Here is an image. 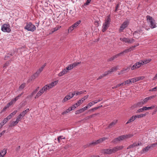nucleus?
<instances>
[{"label": "nucleus", "mask_w": 157, "mask_h": 157, "mask_svg": "<svg viewBox=\"0 0 157 157\" xmlns=\"http://www.w3.org/2000/svg\"><path fill=\"white\" fill-rule=\"evenodd\" d=\"M124 147L123 146H117L112 149L108 148L104 149L102 151V152L104 154H111L115 153L118 151L122 150Z\"/></svg>", "instance_id": "obj_1"}, {"label": "nucleus", "mask_w": 157, "mask_h": 157, "mask_svg": "<svg viewBox=\"0 0 157 157\" xmlns=\"http://www.w3.org/2000/svg\"><path fill=\"white\" fill-rule=\"evenodd\" d=\"M111 21V19L110 15H109L105 20V22L103 24L102 26V31L103 32H105L107 30L109 27L110 22Z\"/></svg>", "instance_id": "obj_2"}, {"label": "nucleus", "mask_w": 157, "mask_h": 157, "mask_svg": "<svg viewBox=\"0 0 157 157\" xmlns=\"http://www.w3.org/2000/svg\"><path fill=\"white\" fill-rule=\"evenodd\" d=\"M58 81H56L52 82L51 83L47 84L42 87L44 92H47L50 89L55 86L58 83Z\"/></svg>", "instance_id": "obj_3"}, {"label": "nucleus", "mask_w": 157, "mask_h": 157, "mask_svg": "<svg viewBox=\"0 0 157 157\" xmlns=\"http://www.w3.org/2000/svg\"><path fill=\"white\" fill-rule=\"evenodd\" d=\"M147 18L148 22L150 23V26L151 29H152L156 27L155 21L151 17L147 15Z\"/></svg>", "instance_id": "obj_4"}, {"label": "nucleus", "mask_w": 157, "mask_h": 157, "mask_svg": "<svg viewBox=\"0 0 157 157\" xmlns=\"http://www.w3.org/2000/svg\"><path fill=\"white\" fill-rule=\"evenodd\" d=\"M24 29L28 31L33 32L36 30V27L31 22H29L26 23V25Z\"/></svg>", "instance_id": "obj_5"}, {"label": "nucleus", "mask_w": 157, "mask_h": 157, "mask_svg": "<svg viewBox=\"0 0 157 157\" xmlns=\"http://www.w3.org/2000/svg\"><path fill=\"white\" fill-rule=\"evenodd\" d=\"M108 139V138L105 137H103L97 140L95 142H92L89 144H87L86 146V147L91 145H95L101 143H102L103 141L105 140H107Z\"/></svg>", "instance_id": "obj_6"}, {"label": "nucleus", "mask_w": 157, "mask_h": 157, "mask_svg": "<svg viewBox=\"0 0 157 157\" xmlns=\"http://www.w3.org/2000/svg\"><path fill=\"white\" fill-rule=\"evenodd\" d=\"M1 30L3 32L10 33L11 31L10 25L7 24H3L2 26Z\"/></svg>", "instance_id": "obj_7"}, {"label": "nucleus", "mask_w": 157, "mask_h": 157, "mask_svg": "<svg viewBox=\"0 0 157 157\" xmlns=\"http://www.w3.org/2000/svg\"><path fill=\"white\" fill-rule=\"evenodd\" d=\"M75 95V93L70 92L62 100V102L64 103L72 98Z\"/></svg>", "instance_id": "obj_8"}, {"label": "nucleus", "mask_w": 157, "mask_h": 157, "mask_svg": "<svg viewBox=\"0 0 157 157\" xmlns=\"http://www.w3.org/2000/svg\"><path fill=\"white\" fill-rule=\"evenodd\" d=\"M120 40L123 42L129 44H132L134 42V40L132 38L129 39L127 38H121Z\"/></svg>", "instance_id": "obj_9"}, {"label": "nucleus", "mask_w": 157, "mask_h": 157, "mask_svg": "<svg viewBox=\"0 0 157 157\" xmlns=\"http://www.w3.org/2000/svg\"><path fill=\"white\" fill-rule=\"evenodd\" d=\"M125 139H126V138L125 135H122L114 139L112 141V142L114 143H117L118 142L124 140Z\"/></svg>", "instance_id": "obj_10"}, {"label": "nucleus", "mask_w": 157, "mask_h": 157, "mask_svg": "<svg viewBox=\"0 0 157 157\" xmlns=\"http://www.w3.org/2000/svg\"><path fill=\"white\" fill-rule=\"evenodd\" d=\"M128 25V21H124L121 25L119 29L120 32H122L123 30L125 29Z\"/></svg>", "instance_id": "obj_11"}, {"label": "nucleus", "mask_w": 157, "mask_h": 157, "mask_svg": "<svg viewBox=\"0 0 157 157\" xmlns=\"http://www.w3.org/2000/svg\"><path fill=\"white\" fill-rule=\"evenodd\" d=\"M142 65L141 61L136 63L131 67V69L132 70H135L140 67Z\"/></svg>", "instance_id": "obj_12"}, {"label": "nucleus", "mask_w": 157, "mask_h": 157, "mask_svg": "<svg viewBox=\"0 0 157 157\" xmlns=\"http://www.w3.org/2000/svg\"><path fill=\"white\" fill-rule=\"evenodd\" d=\"M143 33L142 30H138L134 32L133 35L135 38L137 39L140 36V35H142Z\"/></svg>", "instance_id": "obj_13"}, {"label": "nucleus", "mask_w": 157, "mask_h": 157, "mask_svg": "<svg viewBox=\"0 0 157 157\" xmlns=\"http://www.w3.org/2000/svg\"><path fill=\"white\" fill-rule=\"evenodd\" d=\"M139 45V44H138L136 45H134V46H132V47H131L129 48H128V49L125 50L123 52V53H126L128 52H129L132 51L134 50V49H135V48L136 47L138 46Z\"/></svg>", "instance_id": "obj_14"}, {"label": "nucleus", "mask_w": 157, "mask_h": 157, "mask_svg": "<svg viewBox=\"0 0 157 157\" xmlns=\"http://www.w3.org/2000/svg\"><path fill=\"white\" fill-rule=\"evenodd\" d=\"M151 149L149 145H148L145 148H144L141 151V154H144L145 153L148 151L150 150H151Z\"/></svg>", "instance_id": "obj_15"}, {"label": "nucleus", "mask_w": 157, "mask_h": 157, "mask_svg": "<svg viewBox=\"0 0 157 157\" xmlns=\"http://www.w3.org/2000/svg\"><path fill=\"white\" fill-rule=\"evenodd\" d=\"M44 91L42 88L36 94V96L35 97V98H37L40 96L44 92Z\"/></svg>", "instance_id": "obj_16"}, {"label": "nucleus", "mask_w": 157, "mask_h": 157, "mask_svg": "<svg viewBox=\"0 0 157 157\" xmlns=\"http://www.w3.org/2000/svg\"><path fill=\"white\" fill-rule=\"evenodd\" d=\"M117 120H114L112 122H111L109 125L108 127V128H111L113 126H114L117 123Z\"/></svg>", "instance_id": "obj_17"}, {"label": "nucleus", "mask_w": 157, "mask_h": 157, "mask_svg": "<svg viewBox=\"0 0 157 157\" xmlns=\"http://www.w3.org/2000/svg\"><path fill=\"white\" fill-rule=\"evenodd\" d=\"M67 72V71L65 68H64L58 74V75L59 77H61L66 74Z\"/></svg>", "instance_id": "obj_18"}, {"label": "nucleus", "mask_w": 157, "mask_h": 157, "mask_svg": "<svg viewBox=\"0 0 157 157\" xmlns=\"http://www.w3.org/2000/svg\"><path fill=\"white\" fill-rule=\"evenodd\" d=\"M130 70V68L129 67H127L123 68L121 71L120 73L118 74L119 75L121 74L125 73V72H127L128 71Z\"/></svg>", "instance_id": "obj_19"}, {"label": "nucleus", "mask_w": 157, "mask_h": 157, "mask_svg": "<svg viewBox=\"0 0 157 157\" xmlns=\"http://www.w3.org/2000/svg\"><path fill=\"white\" fill-rule=\"evenodd\" d=\"M156 95H152L149 97H147L145 98L143 101L144 102V103L146 102L148 100L151 99L152 98H153L155 97Z\"/></svg>", "instance_id": "obj_20"}, {"label": "nucleus", "mask_w": 157, "mask_h": 157, "mask_svg": "<svg viewBox=\"0 0 157 157\" xmlns=\"http://www.w3.org/2000/svg\"><path fill=\"white\" fill-rule=\"evenodd\" d=\"M151 59H148L142 60L141 61V62L142 65H143L149 63L151 61Z\"/></svg>", "instance_id": "obj_21"}, {"label": "nucleus", "mask_w": 157, "mask_h": 157, "mask_svg": "<svg viewBox=\"0 0 157 157\" xmlns=\"http://www.w3.org/2000/svg\"><path fill=\"white\" fill-rule=\"evenodd\" d=\"M81 21L80 20L78 21L72 25L75 29L80 24Z\"/></svg>", "instance_id": "obj_22"}, {"label": "nucleus", "mask_w": 157, "mask_h": 157, "mask_svg": "<svg viewBox=\"0 0 157 157\" xmlns=\"http://www.w3.org/2000/svg\"><path fill=\"white\" fill-rule=\"evenodd\" d=\"M6 153V151L5 149H3L2 151L0 152V157H3Z\"/></svg>", "instance_id": "obj_23"}, {"label": "nucleus", "mask_w": 157, "mask_h": 157, "mask_svg": "<svg viewBox=\"0 0 157 157\" xmlns=\"http://www.w3.org/2000/svg\"><path fill=\"white\" fill-rule=\"evenodd\" d=\"M40 73L41 72L38 70L33 75V77H34V78H35L38 76Z\"/></svg>", "instance_id": "obj_24"}, {"label": "nucleus", "mask_w": 157, "mask_h": 157, "mask_svg": "<svg viewBox=\"0 0 157 157\" xmlns=\"http://www.w3.org/2000/svg\"><path fill=\"white\" fill-rule=\"evenodd\" d=\"M118 66H117L112 68L111 69L109 70L110 73L117 70L118 69Z\"/></svg>", "instance_id": "obj_25"}, {"label": "nucleus", "mask_w": 157, "mask_h": 157, "mask_svg": "<svg viewBox=\"0 0 157 157\" xmlns=\"http://www.w3.org/2000/svg\"><path fill=\"white\" fill-rule=\"evenodd\" d=\"M155 105H152L150 107H146L144 106V109L145 110H149V109H153L154 108H155Z\"/></svg>", "instance_id": "obj_26"}, {"label": "nucleus", "mask_w": 157, "mask_h": 157, "mask_svg": "<svg viewBox=\"0 0 157 157\" xmlns=\"http://www.w3.org/2000/svg\"><path fill=\"white\" fill-rule=\"evenodd\" d=\"M73 68V65H71V64L69 65L65 69L67 70V71L68 72V71L72 70Z\"/></svg>", "instance_id": "obj_27"}, {"label": "nucleus", "mask_w": 157, "mask_h": 157, "mask_svg": "<svg viewBox=\"0 0 157 157\" xmlns=\"http://www.w3.org/2000/svg\"><path fill=\"white\" fill-rule=\"evenodd\" d=\"M86 92V91L84 90V91H76V92L75 91L73 93H75V95H77L79 94H83L85 92Z\"/></svg>", "instance_id": "obj_28"}, {"label": "nucleus", "mask_w": 157, "mask_h": 157, "mask_svg": "<svg viewBox=\"0 0 157 157\" xmlns=\"http://www.w3.org/2000/svg\"><path fill=\"white\" fill-rule=\"evenodd\" d=\"M38 91L37 89H36L34 90L32 93L30 95L28 96V97H32L34 94H36Z\"/></svg>", "instance_id": "obj_29"}, {"label": "nucleus", "mask_w": 157, "mask_h": 157, "mask_svg": "<svg viewBox=\"0 0 157 157\" xmlns=\"http://www.w3.org/2000/svg\"><path fill=\"white\" fill-rule=\"evenodd\" d=\"M26 84L25 83H23L19 87V90H22L24 88Z\"/></svg>", "instance_id": "obj_30"}, {"label": "nucleus", "mask_w": 157, "mask_h": 157, "mask_svg": "<svg viewBox=\"0 0 157 157\" xmlns=\"http://www.w3.org/2000/svg\"><path fill=\"white\" fill-rule=\"evenodd\" d=\"M18 122L16 120L15 121H14L12 122L10 126L12 127L15 126L17 124H18Z\"/></svg>", "instance_id": "obj_31"}, {"label": "nucleus", "mask_w": 157, "mask_h": 157, "mask_svg": "<svg viewBox=\"0 0 157 157\" xmlns=\"http://www.w3.org/2000/svg\"><path fill=\"white\" fill-rule=\"evenodd\" d=\"M65 137H63V136H60L58 137L57 140L59 143L61 142V140L63 139H65Z\"/></svg>", "instance_id": "obj_32"}, {"label": "nucleus", "mask_w": 157, "mask_h": 157, "mask_svg": "<svg viewBox=\"0 0 157 157\" xmlns=\"http://www.w3.org/2000/svg\"><path fill=\"white\" fill-rule=\"evenodd\" d=\"M81 63V62H75L72 64L71 65H73V67H75L78 66L79 64Z\"/></svg>", "instance_id": "obj_33"}, {"label": "nucleus", "mask_w": 157, "mask_h": 157, "mask_svg": "<svg viewBox=\"0 0 157 157\" xmlns=\"http://www.w3.org/2000/svg\"><path fill=\"white\" fill-rule=\"evenodd\" d=\"M144 101H140L139 102H138L137 104V107H140L141 106H142V105H143L144 104Z\"/></svg>", "instance_id": "obj_34"}, {"label": "nucleus", "mask_w": 157, "mask_h": 157, "mask_svg": "<svg viewBox=\"0 0 157 157\" xmlns=\"http://www.w3.org/2000/svg\"><path fill=\"white\" fill-rule=\"evenodd\" d=\"M124 135L125 136V138L126 139L130 138L132 137L133 136V134H130L128 135Z\"/></svg>", "instance_id": "obj_35"}, {"label": "nucleus", "mask_w": 157, "mask_h": 157, "mask_svg": "<svg viewBox=\"0 0 157 157\" xmlns=\"http://www.w3.org/2000/svg\"><path fill=\"white\" fill-rule=\"evenodd\" d=\"M136 81H138L143 79L144 78V76H140L136 77Z\"/></svg>", "instance_id": "obj_36"}, {"label": "nucleus", "mask_w": 157, "mask_h": 157, "mask_svg": "<svg viewBox=\"0 0 157 157\" xmlns=\"http://www.w3.org/2000/svg\"><path fill=\"white\" fill-rule=\"evenodd\" d=\"M70 111H71L70 110V109L69 108H68L67 109L65 110L62 113V114L64 115V114H66Z\"/></svg>", "instance_id": "obj_37"}, {"label": "nucleus", "mask_w": 157, "mask_h": 157, "mask_svg": "<svg viewBox=\"0 0 157 157\" xmlns=\"http://www.w3.org/2000/svg\"><path fill=\"white\" fill-rule=\"evenodd\" d=\"M83 112L82 111V110L81 109L75 111V114H79L81 113H83Z\"/></svg>", "instance_id": "obj_38"}, {"label": "nucleus", "mask_w": 157, "mask_h": 157, "mask_svg": "<svg viewBox=\"0 0 157 157\" xmlns=\"http://www.w3.org/2000/svg\"><path fill=\"white\" fill-rule=\"evenodd\" d=\"M146 115V114H142L140 115H136V118L137 117V118H140L143 117L144 116H145Z\"/></svg>", "instance_id": "obj_39"}, {"label": "nucleus", "mask_w": 157, "mask_h": 157, "mask_svg": "<svg viewBox=\"0 0 157 157\" xmlns=\"http://www.w3.org/2000/svg\"><path fill=\"white\" fill-rule=\"evenodd\" d=\"M46 65V63H44L43 65H42L39 69L38 70L40 71L41 72L43 71L44 68Z\"/></svg>", "instance_id": "obj_40"}, {"label": "nucleus", "mask_w": 157, "mask_h": 157, "mask_svg": "<svg viewBox=\"0 0 157 157\" xmlns=\"http://www.w3.org/2000/svg\"><path fill=\"white\" fill-rule=\"evenodd\" d=\"M22 117L20 116V115H19L18 116H17V118H16V120L18 122H19L22 119Z\"/></svg>", "instance_id": "obj_41"}, {"label": "nucleus", "mask_w": 157, "mask_h": 157, "mask_svg": "<svg viewBox=\"0 0 157 157\" xmlns=\"http://www.w3.org/2000/svg\"><path fill=\"white\" fill-rule=\"evenodd\" d=\"M125 82V84L128 85L129 84H132V82L131 81L130 79H128Z\"/></svg>", "instance_id": "obj_42"}, {"label": "nucleus", "mask_w": 157, "mask_h": 157, "mask_svg": "<svg viewBox=\"0 0 157 157\" xmlns=\"http://www.w3.org/2000/svg\"><path fill=\"white\" fill-rule=\"evenodd\" d=\"M8 121L7 120V119L6 118H5L3 121L2 122H1L2 123V125H4L5 124H6Z\"/></svg>", "instance_id": "obj_43"}, {"label": "nucleus", "mask_w": 157, "mask_h": 157, "mask_svg": "<svg viewBox=\"0 0 157 157\" xmlns=\"http://www.w3.org/2000/svg\"><path fill=\"white\" fill-rule=\"evenodd\" d=\"M157 145V143H154L149 145L151 149L152 148L154 147L156 145Z\"/></svg>", "instance_id": "obj_44"}, {"label": "nucleus", "mask_w": 157, "mask_h": 157, "mask_svg": "<svg viewBox=\"0 0 157 157\" xmlns=\"http://www.w3.org/2000/svg\"><path fill=\"white\" fill-rule=\"evenodd\" d=\"M76 108V106H75V105H72V106L71 107H69V109H70V110L71 111L72 110H74Z\"/></svg>", "instance_id": "obj_45"}, {"label": "nucleus", "mask_w": 157, "mask_h": 157, "mask_svg": "<svg viewBox=\"0 0 157 157\" xmlns=\"http://www.w3.org/2000/svg\"><path fill=\"white\" fill-rule=\"evenodd\" d=\"M91 1V0H87L86 2L84 3V5L86 6L88 5L90 3Z\"/></svg>", "instance_id": "obj_46"}, {"label": "nucleus", "mask_w": 157, "mask_h": 157, "mask_svg": "<svg viewBox=\"0 0 157 157\" xmlns=\"http://www.w3.org/2000/svg\"><path fill=\"white\" fill-rule=\"evenodd\" d=\"M74 28H73V27L72 26V25H71V26H70L68 29V31L69 32H71L72 30H74Z\"/></svg>", "instance_id": "obj_47"}, {"label": "nucleus", "mask_w": 157, "mask_h": 157, "mask_svg": "<svg viewBox=\"0 0 157 157\" xmlns=\"http://www.w3.org/2000/svg\"><path fill=\"white\" fill-rule=\"evenodd\" d=\"M123 54H124L123 52H120V53L117 54V55H115L114 56H115V58H117L118 57L120 56H121V55H122Z\"/></svg>", "instance_id": "obj_48"}, {"label": "nucleus", "mask_w": 157, "mask_h": 157, "mask_svg": "<svg viewBox=\"0 0 157 157\" xmlns=\"http://www.w3.org/2000/svg\"><path fill=\"white\" fill-rule=\"evenodd\" d=\"M61 28V26H58L57 27H56L54 28V30L52 31V33L58 30L59 29H60Z\"/></svg>", "instance_id": "obj_49"}, {"label": "nucleus", "mask_w": 157, "mask_h": 157, "mask_svg": "<svg viewBox=\"0 0 157 157\" xmlns=\"http://www.w3.org/2000/svg\"><path fill=\"white\" fill-rule=\"evenodd\" d=\"M144 110H145L144 109V107H143V108L140 109L138 110L137 111L136 113H138L140 112H142Z\"/></svg>", "instance_id": "obj_50"}, {"label": "nucleus", "mask_w": 157, "mask_h": 157, "mask_svg": "<svg viewBox=\"0 0 157 157\" xmlns=\"http://www.w3.org/2000/svg\"><path fill=\"white\" fill-rule=\"evenodd\" d=\"M17 112V110H15L13 112L10 114V115H11V117L14 116Z\"/></svg>", "instance_id": "obj_51"}, {"label": "nucleus", "mask_w": 157, "mask_h": 157, "mask_svg": "<svg viewBox=\"0 0 157 157\" xmlns=\"http://www.w3.org/2000/svg\"><path fill=\"white\" fill-rule=\"evenodd\" d=\"M110 73V72L109 70L106 71L104 72V73L103 74V75L105 76H106L109 74Z\"/></svg>", "instance_id": "obj_52"}, {"label": "nucleus", "mask_w": 157, "mask_h": 157, "mask_svg": "<svg viewBox=\"0 0 157 157\" xmlns=\"http://www.w3.org/2000/svg\"><path fill=\"white\" fill-rule=\"evenodd\" d=\"M10 64V62L7 61L3 65V67L6 68V67L9 65Z\"/></svg>", "instance_id": "obj_53"}, {"label": "nucleus", "mask_w": 157, "mask_h": 157, "mask_svg": "<svg viewBox=\"0 0 157 157\" xmlns=\"http://www.w3.org/2000/svg\"><path fill=\"white\" fill-rule=\"evenodd\" d=\"M131 81L132 82V83H134L136 81V78H134L130 79Z\"/></svg>", "instance_id": "obj_54"}, {"label": "nucleus", "mask_w": 157, "mask_h": 157, "mask_svg": "<svg viewBox=\"0 0 157 157\" xmlns=\"http://www.w3.org/2000/svg\"><path fill=\"white\" fill-rule=\"evenodd\" d=\"M135 147V145L134 144L129 145L128 147L127 148V149H129L131 148H133Z\"/></svg>", "instance_id": "obj_55"}, {"label": "nucleus", "mask_w": 157, "mask_h": 157, "mask_svg": "<svg viewBox=\"0 0 157 157\" xmlns=\"http://www.w3.org/2000/svg\"><path fill=\"white\" fill-rule=\"evenodd\" d=\"M116 59V58H115V56H112V57H111L109 59V61H112V60H114V59Z\"/></svg>", "instance_id": "obj_56"}, {"label": "nucleus", "mask_w": 157, "mask_h": 157, "mask_svg": "<svg viewBox=\"0 0 157 157\" xmlns=\"http://www.w3.org/2000/svg\"><path fill=\"white\" fill-rule=\"evenodd\" d=\"M98 109L97 108V107L94 108H93L89 110V111H91L92 112H93L95 110Z\"/></svg>", "instance_id": "obj_57"}, {"label": "nucleus", "mask_w": 157, "mask_h": 157, "mask_svg": "<svg viewBox=\"0 0 157 157\" xmlns=\"http://www.w3.org/2000/svg\"><path fill=\"white\" fill-rule=\"evenodd\" d=\"M9 107L7 105L2 109V112H3L6 111V109Z\"/></svg>", "instance_id": "obj_58"}, {"label": "nucleus", "mask_w": 157, "mask_h": 157, "mask_svg": "<svg viewBox=\"0 0 157 157\" xmlns=\"http://www.w3.org/2000/svg\"><path fill=\"white\" fill-rule=\"evenodd\" d=\"M157 90V86L151 89L150 90L151 91H155Z\"/></svg>", "instance_id": "obj_59"}, {"label": "nucleus", "mask_w": 157, "mask_h": 157, "mask_svg": "<svg viewBox=\"0 0 157 157\" xmlns=\"http://www.w3.org/2000/svg\"><path fill=\"white\" fill-rule=\"evenodd\" d=\"M25 115V113L24 112H21L19 115L20 116H21L22 117H23Z\"/></svg>", "instance_id": "obj_60"}, {"label": "nucleus", "mask_w": 157, "mask_h": 157, "mask_svg": "<svg viewBox=\"0 0 157 157\" xmlns=\"http://www.w3.org/2000/svg\"><path fill=\"white\" fill-rule=\"evenodd\" d=\"M135 145V146H139L141 144V143H134Z\"/></svg>", "instance_id": "obj_61"}, {"label": "nucleus", "mask_w": 157, "mask_h": 157, "mask_svg": "<svg viewBox=\"0 0 157 157\" xmlns=\"http://www.w3.org/2000/svg\"><path fill=\"white\" fill-rule=\"evenodd\" d=\"M23 94V92H22L21 94H19L18 96L16 97V98L17 99V100H18V99L20 97H21V96Z\"/></svg>", "instance_id": "obj_62"}, {"label": "nucleus", "mask_w": 157, "mask_h": 157, "mask_svg": "<svg viewBox=\"0 0 157 157\" xmlns=\"http://www.w3.org/2000/svg\"><path fill=\"white\" fill-rule=\"evenodd\" d=\"M17 99L16 98V97L14 98L11 101L13 102V103H15L16 101L17 100Z\"/></svg>", "instance_id": "obj_63"}, {"label": "nucleus", "mask_w": 157, "mask_h": 157, "mask_svg": "<svg viewBox=\"0 0 157 157\" xmlns=\"http://www.w3.org/2000/svg\"><path fill=\"white\" fill-rule=\"evenodd\" d=\"M91 104L92 103H91L90 102L87 104L86 106L88 108L92 106V105Z\"/></svg>", "instance_id": "obj_64"}]
</instances>
